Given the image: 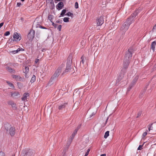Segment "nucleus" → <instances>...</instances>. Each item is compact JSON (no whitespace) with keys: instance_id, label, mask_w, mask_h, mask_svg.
I'll use <instances>...</instances> for the list:
<instances>
[{"instance_id":"f257e3e1","label":"nucleus","mask_w":156,"mask_h":156,"mask_svg":"<svg viewBox=\"0 0 156 156\" xmlns=\"http://www.w3.org/2000/svg\"><path fill=\"white\" fill-rule=\"evenodd\" d=\"M140 12V9L136 10L134 12L132 13L124 22L120 28V30H124L125 31L127 30L130 25L134 22V19Z\"/></svg>"},{"instance_id":"f03ea898","label":"nucleus","mask_w":156,"mask_h":156,"mask_svg":"<svg viewBox=\"0 0 156 156\" xmlns=\"http://www.w3.org/2000/svg\"><path fill=\"white\" fill-rule=\"evenodd\" d=\"M133 53V49L130 48L126 51L124 55V59H127L130 61L132 56Z\"/></svg>"},{"instance_id":"7ed1b4c3","label":"nucleus","mask_w":156,"mask_h":156,"mask_svg":"<svg viewBox=\"0 0 156 156\" xmlns=\"http://www.w3.org/2000/svg\"><path fill=\"white\" fill-rule=\"evenodd\" d=\"M34 152L30 149H25L23 150L21 156H32Z\"/></svg>"},{"instance_id":"20e7f679","label":"nucleus","mask_w":156,"mask_h":156,"mask_svg":"<svg viewBox=\"0 0 156 156\" xmlns=\"http://www.w3.org/2000/svg\"><path fill=\"white\" fill-rule=\"evenodd\" d=\"M130 62V61L123 59V67L121 69L122 72H123L124 73L125 72H126V69L128 68Z\"/></svg>"},{"instance_id":"39448f33","label":"nucleus","mask_w":156,"mask_h":156,"mask_svg":"<svg viewBox=\"0 0 156 156\" xmlns=\"http://www.w3.org/2000/svg\"><path fill=\"white\" fill-rule=\"evenodd\" d=\"M35 36V31L31 30L27 35V38L29 41H31L34 38Z\"/></svg>"},{"instance_id":"423d86ee","label":"nucleus","mask_w":156,"mask_h":156,"mask_svg":"<svg viewBox=\"0 0 156 156\" xmlns=\"http://www.w3.org/2000/svg\"><path fill=\"white\" fill-rule=\"evenodd\" d=\"M72 63H66V68L65 70L62 73V75H63L66 73L70 72L72 69Z\"/></svg>"},{"instance_id":"0eeeda50","label":"nucleus","mask_w":156,"mask_h":156,"mask_svg":"<svg viewBox=\"0 0 156 156\" xmlns=\"http://www.w3.org/2000/svg\"><path fill=\"white\" fill-rule=\"evenodd\" d=\"M13 38H14L13 41H19L22 38L21 36H20V34L17 32H15L14 33Z\"/></svg>"},{"instance_id":"6e6552de","label":"nucleus","mask_w":156,"mask_h":156,"mask_svg":"<svg viewBox=\"0 0 156 156\" xmlns=\"http://www.w3.org/2000/svg\"><path fill=\"white\" fill-rule=\"evenodd\" d=\"M126 72H125L124 73L123 72H122V70H121V71L119 75L118 79L116 80V84L118 83H119L120 81L124 77V76Z\"/></svg>"},{"instance_id":"1a4fd4ad","label":"nucleus","mask_w":156,"mask_h":156,"mask_svg":"<svg viewBox=\"0 0 156 156\" xmlns=\"http://www.w3.org/2000/svg\"><path fill=\"white\" fill-rule=\"evenodd\" d=\"M11 96L15 98H17L20 97V93L18 91L11 92Z\"/></svg>"},{"instance_id":"9d476101","label":"nucleus","mask_w":156,"mask_h":156,"mask_svg":"<svg viewBox=\"0 0 156 156\" xmlns=\"http://www.w3.org/2000/svg\"><path fill=\"white\" fill-rule=\"evenodd\" d=\"M104 21L103 16H101L97 20V25L101 26L104 23Z\"/></svg>"},{"instance_id":"9b49d317","label":"nucleus","mask_w":156,"mask_h":156,"mask_svg":"<svg viewBox=\"0 0 156 156\" xmlns=\"http://www.w3.org/2000/svg\"><path fill=\"white\" fill-rule=\"evenodd\" d=\"M58 77L57 76L53 74L51 77L48 83V84L49 85H51L53 84L54 81L55 80L56 78Z\"/></svg>"},{"instance_id":"f8f14e48","label":"nucleus","mask_w":156,"mask_h":156,"mask_svg":"<svg viewBox=\"0 0 156 156\" xmlns=\"http://www.w3.org/2000/svg\"><path fill=\"white\" fill-rule=\"evenodd\" d=\"M4 126L5 129L6 130V132L7 133L9 132L10 129L12 127L11 124L8 122H6L5 123Z\"/></svg>"},{"instance_id":"ddd939ff","label":"nucleus","mask_w":156,"mask_h":156,"mask_svg":"<svg viewBox=\"0 0 156 156\" xmlns=\"http://www.w3.org/2000/svg\"><path fill=\"white\" fill-rule=\"evenodd\" d=\"M64 6L63 2H60L56 5V8L58 10H60L63 8Z\"/></svg>"},{"instance_id":"4468645a","label":"nucleus","mask_w":156,"mask_h":156,"mask_svg":"<svg viewBox=\"0 0 156 156\" xmlns=\"http://www.w3.org/2000/svg\"><path fill=\"white\" fill-rule=\"evenodd\" d=\"M61 70L62 68L60 67H58L56 70L53 74L58 77L61 72Z\"/></svg>"},{"instance_id":"2eb2a0df","label":"nucleus","mask_w":156,"mask_h":156,"mask_svg":"<svg viewBox=\"0 0 156 156\" xmlns=\"http://www.w3.org/2000/svg\"><path fill=\"white\" fill-rule=\"evenodd\" d=\"M8 133H9L12 136H14L15 134V127L12 126Z\"/></svg>"},{"instance_id":"dca6fc26","label":"nucleus","mask_w":156,"mask_h":156,"mask_svg":"<svg viewBox=\"0 0 156 156\" xmlns=\"http://www.w3.org/2000/svg\"><path fill=\"white\" fill-rule=\"evenodd\" d=\"M67 105V103H63L61 105H58V108L60 110H62L63 109L65 108Z\"/></svg>"},{"instance_id":"f3484780","label":"nucleus","mask_w":156,"mask_h":156,"mask_svg":"<svg viewBox=\"0 0 156 156\" xmlns=\"http://www.w3.org/2000/svg\"><path fill=\"white\" fill-rule=\"evenodd\" d=\"M12 77L13 79H15L16 81H20L22 79V78L20 76L18 75H12Z\"/></svg>"},{"instance_id":"a211bd4d","label":"nucleus","mask_w":156,"mask_h":156,"mask_svg":"<svg viewBox=\"0 0 156 156\" xmlns=\"http://www.w3.org/2000/svg\"><path fill=\"white\" fill-rule=\"evenodd\" d=\"M72 58L73 54L72 53H70L67 58L66 63H72Z\"/></svg>"},{"instance_id":"6ab92c4d","label":"nucleus","mask_w":156,"mask_h":156,"mask_svg":"<svg viewBox=\"0 0 156 156\" xmlns=\"http://www.w3.org/2000/svg\"><path fill=\"white\" fill-rule=\"evenodd\" d=\"M30 94L28 93H25L23 94V97L21 98L22 101H25L27 100V97H29Z\"/></svg>"},{"instance_id":"aec40b11","label":"nucleus","mask_w":156,"mask_h":156,"mask_svg":"<svg viewBox=\"0 0 156 156\" xmlns=\"http://www.w3.org/2000/svg\"><path fill=\"white\" fill-rule=\"evenodd\" d=\"M154 123H152L151 124H149L148 125V130L149 131H150L151 130H152L153 129V128L152 126V125ZM155 126L156 127V123H154ZM154 130L156 131V128H154Z\"/></svg>"},{"instance_id":"412c9836","label":"nucleus","mask_w":156,"mask_h":156,"mask_svg":"<svg viewBox=\"0 0 156 156\" xmlns=\"http://www.w3.org/2000/svg\"><path fill=\"white\" fill-rule=\"evenodd\" d=\"M6 68L7 71L10 73H14L16 72L15 70L14 69L11 68L10 67L7 66L6 67Z\"/></svg>"},{"instance_id":"4be33fe9","label":"nucleus","mask_w":156,"mask_h":156,"mask_svg":"<svg viewBox=\"0 0 156 156\" xmlns=\"http://www.w3.org/2000/svg\"><path fill=\"white\" fill-rule=\"evenodd\" d=\"M138 78L139 77L138 76H136L133 79L131 84L134 86L136 83Z\"/></svg>"},{"instance_id":"5701e85b","label":"nucleus","mask_w":156,"mask_h":156,"mask_svg":"<svg viewBox=\"0 0 156 156\" xmlns=\"http://www.w3.org/2000/svg\"><path fill=\"white\" fill-rule=\"evenodd\" d=\"M151 49L154 51L155 46L156 45V41H154L152 42L151 44Z\"/></svg>"},{"instance_id":"b1692460","label":"nucleus","mask_w":156,"mask_h":156,"mask_svg":"<svg viewBox=\"0 0 156 156\" xmlns=\"http://www.w3.org/2000/svg\"><path fill=\"white\" fill-rule=\"evenodd\" d=\"M25 71H23V72L25 74H27L29 71V68L28 66H25Z\"/></svg>"},{"instance_id":"393cba45","label":"nucleus","mask_w":156,"mask_h":156,"mask_svg":"<svg viewBox=\"0 0 156 156\" xmlns=\"http://www.w3.org/2000/svg\"><path fill=\"white\" fill-rule=\"evenodd\" d=\"M6 82L9 85V86L12 88H14V86L12 83L10 82L9 81H6Z\"/></svg>"},{"instance_id":"a878e982","label":"nucleus","mask_w":156,"mask_h":156,"mask_svg":"<svg viewBox=\"0 0 156 156\" xmlns=\"http://www.w3.org/2000/svg\"><path fill=\"white\" fill-rule=\"evenodd\" d=\"M66 10L65 9H63L62 12L60 14V16H59V17H60L61 16H63L65 15V14L66 13Z\"/></svg>"},{"instance_id":"bb28decb","label":"nucleus","mask_w":156,"mask_h":156,"mask_svg":"<svg viewBox=\"0 0 156 156\" xmlns=\"http://www.w3.org/2000/svg\"><path fill=\"white\" fill-rule=\"evenodd\" d=\"M20 51V50L19 49H17L16 50L12 51H9V53H11L12 54H16V53H18L19 51Z\"/></svg>"},{"instance_id":"cd10ccee","label":"nucleus","mask_w":156,"mask_h":156,"mask_svg":"<svg viewBox=\"0 0 156 156\" xmlns=\"http://www.w3.org/2000/svg\"><path fill=\"white\" fill-rule=\"evenodd\" d=\"M36 80V77L34 75H33L31 79L30 82L31 83H33Z\"/></svg>"},{"instance_id":"c85d7f7f","label":"nucleus","mask_w":156,"mask_h":156,"mask_svg":"<svg viewBox=\"0 0 156 156\" xmlns=\"http://www.w3.org/2000/svg\"><path fill=\"white\" fill-rule=\"evenodd\" d=\"M23 86V84L21 82H18L17 83V86L18 88L19 89H21L22 88Z\"/></svg>"},{"instance_id":"c756f323","label":"nucleus","mask_w":156,"mask_h":156,"mask_svg":"<svg viewBox=\"0 0 156 156\" xmlns=\"http://www.w3.org/2000/svg\"><path fill=\"white\" fill-rule=\"evenodd\" d=\"M109 131H107L105 133V135L104 136V138L106 139L109 135Z\"/></svg>"},{"instance_id":"7c9ffc66","label":"nucleus","mask_w":156,"mask_h":156,"mask_svg":"<svg viewBox=\"0 0 156 156\" xmlns=\"http://www.w3.org/2000/svg\"><path fill=\"white\" fill-rule=\"evenodd\" d=\"M66 15H67L68 16H70L72 18L73 17V13H71L70 12H68L67 13Z\"/></svg>"},{"instance_id":"2f4dec72","label":"nucleus","mask_w":156,"mask_h":156,"mask_svg":"<svg viewBox=\"0 0 156 156\" xmlns=\"http://www.w3.org/2000/svg\"><path fill=\"white\" fill-rule=\"evenodd\" d=\"M69 18L68 17H65L63 18V20L64 22H65V23L68 22L69 21Z\"/></svg>"},{"instance_id":"473e14b6","label":"nucleus","mask_w":156,"mask_h":156,"mask_svg":"<svg viewBox=\"0 0 156 156\" xmlns=\"http://www.w3.org/2000/svg\"><path fill=\"white\" fill-rule=\"evenodd\" d=\"M77 129H75L74 131L73 132V133L72 136L73 137L76 134L78 131L77 130Z\"/></svg>"},{"instance_id":"72a5a7b5","label":"nucleus","mask_w":156,"mask_h":156,"mask_svg":"<svg viewBox=\"0 0 156 156\" xmlns=\"http://www.w3.org/2000/svg\"><path fill=\"white\" fill-rule=\"evenodd\" d=\"M53 16L51 15H49L48 16V19L51 21V20L53 18Z\"/></svg>"},{"instance_id":"f704fd0d","label":"nucleus","mask_w":156,"mask_h":156,"mask_svg":"<svg viewBox=\"0 0 156 156\" xmlns=\"http://www.w3.org/2000/svg\"><path fill=\"white\" fill-rule=\"evenodd\" d=\"M81 60L80 62V64H81V63H82L83 64L84 62V58L83 57V56H82L81 57Z\"/></svg>"},{"instance_id":"c9c22d12","label":"nucleus","mask_w":156,"mask_h":156,"mask_svg":"<svg viewBox=\"0 0 156 156\" xmlns=\"http://www.w3.org/2000/svg\"><path fill=\"white\" fill-rule=\"evenodd\" d=\"M10 34V32L9 31H7L5 32L4 34V35L5 36H7L9 35Z\"/></svg>"},{"instance_id":"e433bc0d","label":"nucleus","mask_w":156,"mask_h":156,"mask_svg":"<svg viewBox=\"0 0 156 156\" xmlns=\"http://www.w3.org/2000/svg\"><path fill=\"white\" fill-rule=\"evenodd\" d=\"M75 8L77 9L79 8V5L78 3L77 2H76L75 4Z\"/></svg>"},{"instance_id":"4c0bfd02","label":"nucleus","mask_w":156,"mask_h":156,"mask_svg":"<svg viewBox=\"0 0 156 156\" xmlns=\"http://www.w3.org/2000/svg\"><path fill=\"white\" fill-rule=\"evenodd\" d=\"M90 149H88L87 150V152L84 155V156H87V155H88L89 152L90 151Z\"/></svg>"},{"instance_id":"58836bf2","label":"nucleus","mask_w":156,"mask_h":156,"mask_svg":"<svg viewBox=\"0 0 156 156\" xmlns=\"http://www.w3.org/2000/svg\"><path fill=\"white\" fill-rule=\"evenodd\" d=\"M62 25H60L58 26V27H57V29L59 31H60L62 28Z\"/></svg>"},{"instance_id":"ea45409f","label":"nucleus","mask_w":156,"mask_h":156,"mask_svg":"<svg viewBox=\"0 0 156 156\" xmlns=\"http://www.w3.org/2000/svg\"><path fill=\"white\" fill-rule=\"evenodd\" d=\"M147 134V132H145L142 135V138H144V137L146 136Z\"/></svg>"},{"instance_id":"a19ab883","label":"nucleus","mask_w":156,"mask_h":156,"mask_svg":"<svg viewBox=\"0 0 156 156\" xmlns=\"http://www.w3.org/2000/svg\"><path fill=\"white\" fill-rule=\"evenodd\" d=\"M142 114L141 112H139L137 114V118H139L141 116Z\"/></svg>"},{"instance_id":"79ce46f5","label":"nucleus","mask_w":156,"mask_h":156,"mask_svg":"<svg viewBox=\"0 0 156 156\" xmlns=\"http://www.w3.org/2000/svg\"><path fill=\"white\" fill-rule=\"evenodd\" d=\"M143 146V145H140L138 148L137 150H141L142 149V147Z\"/></svg>"},{"instance_id":"37998d69","label":"nucleus","mask_w":156,"mask_h":156,"mask_svg":"<svg viewBox=\"0 0 156 156\" xmlns=\"http://www.w3.org/2000/svg\"><path fill=\"white\" fill-rule=\"evenodd\" d=\"M152 31L153 32H156V24L153 27V28L152 29Z\"/></svg>"},{"instance_id":"c03bdc74","label":"nucleus","mask_w":156,"mask_h":156,"mask_svg":"<svg viewBox=\"0 0 156 156\" xmlns=\"http://www.w3.org/2000/svg\"><path fill=\"white\" fill-rule=\"evenodd\" d=\"M16 104L15 103H14V102L11 105V106L12 108H16Z\"/></svg>"},{"instance_id":"a18cd8bd","label":"nucleus","mask_w":156,"mask_h":156,"mask_svg":"<svg viewBox=\"0 0 156 156\" xmlns=\"http://www.w3.org/2000/svg\"><path fill=\"white\" fill-rule=\"evenodd\" d=\"M62 20H58L56 21L55 23H62Z\"/></svg>"},{"instance_id":"49530a36","label":"nucleus","mask_w":156,"mask_h":156,"mask_svg":"<svg viewBox=\"0 0 156 156\" xmlns=\"http://www.w3.org/2000/svg\"><path fill=\"white\" fill-rule=\"evenodd\" d=\"M5 154L2 151L0 152V156H4Z\"/></svg>"},{"instance_id":"de8ad7c7","label":"nucleus","mask_w":156,"mask_h":156,"mask_svg":"<svg viewBox=\"0 0 156 156\" xmlns=\"http://www.w3.org/2000/svg\"><path fill=\"white\" fill-rule=\"evenodd\" d=\"M13 102H14L12 101H8V104L11 105Z\"/></svg>"},{"instance_id":"09e8293b","label":"nucleus","mask_w":156,"mask_h":156,"mask_svg":"<svg viewBox=\"0 0 156 156\" xmlns=\"http://www.w3.org/2000/svg\"><path fill=\"white\" fill-rule=\"evenodd\" d=\"M50 3V4L51 5H52L54 7L55 6V5H54V2H53V1H50V2H49Z\"/></svg>"},{"instance_id":"8fccbe9b","label":"nucleus","mask_w":156,"mask_h":156,"mask_svg":"<svg viewBox=\"0 0 156 156\" xmlns=\"http://www.w3.org/2000/svg\"><path fill=\"white\" fill-rule=\"evenodd\" d=\"M133 86H134V85H132V84H131L130 83V84L129 85V86L128 87L129 89H131L132 88V87H133Z\"/></svg>"},{"instance_id":"3c124183","label":"nucleus","mask_w":156,"mask_h":156,"mask_svg":"<svg viewBox=\"0 0 156 156\" xmlns=\"http://www.w3.org/2000/svg\"><path fill=\"white\" fill-rule=\"evenodd\" d=\"M96 113L94 112H93L92 114L90 115V118H91Z\"/></svg>"},{"instance_id":"603ef678","label":"nucleus","mask_w":156,"mask_h":156,"mask_svg":"<svg viewBox=\"0 0 156 156\" xmlns=\"http://www.w3.org/2000/svg\"><path fill=\"white\" fill-rule=\"evenodd\" d=\"M81 126V124L79 125L77 127V128L76 129H77V130L78 131L79 129L80 128Z\"/></svg>"},{"instance_id":"864d4df0","label":"nucleus","mask_w":156,"mask_h":156,"mask_svg":"<svg viewBox=\"0 0 156 156\" xmlns=\"http://www.w3.org/2000/svg\"><path fill=\"white\" fill-rule=\"evenodd\" d=\"M41 25L38 23H37L36 25V27H39L40 28V26Z\"/></svg>"},{"instance_id":"5fc2aeb1","label":"nucleus","mask_w":156,"mask_h":156,"mask_svg":"<svg viewBox=\"0 0 156 156\" xmlns=\"http://www.w3.org/2000/svg\"><path fill=\"white\" fill-rule=\"evenodd\" d=\"M40 28L43 29H47V28L45 27L42 26H40Z\"/></svg>"},{"instance_id":"6e6d98bb","label":"nucleus","mask_w":156,"mask_h":156,"mask_svg":"<svg viewBox=\"0 0 156 156\" xmlns=\"http://www.w3.org/2000/svg\"><path fill=\"white\" fill-rule=\"evenodd\" d=\"M64 1V0H55V3H57L58 2L60 1Z\"/></svg>"},{"instance_id":"4d7b16f0","label":"nucleus","mask_w":156,"mask_h":156,"mask_svg":"<svg viewBox=\"0 0 156 156\" xmlns=\"http://www.w3.org/2000/svg\"><path fill=\"white\" fill-rule=\"evenodd\" d=\"M21 3H17V6L18 7H20L21 5Z\"/></svg>"},{"instance_id":"13d9d810","label":"nucleus","mask_w":156,"mask_h":156,"mask_svg":"<svg viewBox=\"0 0 156 156\" xmlns=\"http://www.w3.org/2000/svg\"><path fill=\"white\" fill-rule=\"evenodd\" d=\"M39 60L38 59V58H36V59H35V63H37L38 62H39Z\"/></svg>"},{"instance_id":"bf43d9fd","label":"nucleus","mask_w":156,"mask_h":156,"mask_svg":"<svg viewBox=\"0 0 156 156\" xmlns=\"http://www.w3.org/2000/svg\"><path fill=\"white\" fill-rule=\"evenodd\" d=\"M144 94V92H142V93H141L140 94V98H141L142 97L143 95Z\"/></svg>"},{"instance_id":"052dcab7","label":"nucleus","mask_w":156,"mask_h":156,"mask_svg":"<svg viewBox=\"0 0 156 156\" xmlns=\"http://www.w3.org/2000/svg\"><path fill=\"white\" fill-rule=\"evenodd\" d=\"M4 23L2 22L0 23V28H1L3 25Z\"/></svg>"},{"instance_id":"680f3d73","label":"nucleus","mask_w":156,"mask_h":156,"mask_svg":"<svg viewBox=\"0 0 156 156\" xmlns=\"http://www.w3.org/2000/svg\"><path fill=\"white\" fill-rule=\"evenodd\" d=\"M18 49H19V50H20V51H24V50L23 49V48H19Z\"/></svg>"},{"instance_id":"e2e57ef3","label":"nucleus","mask_w":156,"mask_h":156,"mask_svg":"<svg viewBox=\"0 0 156 156\" xmlns=\"http://www.w3.org/2000/svg\"><path fill=\"white\" fill-rule=\"evenodd\" d=\"M108 119H109V117H108L107 119H106V120L105 124V125H106V124Z\"/></svg>"},{"instance_id":"0e129e2a","label":"nucleus","mask_w":156,"mask_h":156,"mask_svg":"<svg viewBox=\"0 0 156 156\" xmlns=\"http://www.w3.org/2000/svg\"><path fill=\"white\" fill-rule=\"evenodd\" d=\"M57 26H58V24H57L56 23H55V25H54L53 26L54 27H55V28H56L57 27Z\"/></svg>"},{"instance_id":"69168bd1","label":"nucleus","mask_w":156,"mask_h":156,"mask_svg":"<svg viewBox=\"0 0 156 156\" xmlns=\"http://www.w3.org/2000/svg\"><path fill=\"white\" fill-rule=\"evenodd\" d=\"M130 90L131 89H129V87H128L127 90V93H128V92H129Z\"/></svg>"},{"instance_id":"338daca9","label":"nucleus","mask_w":156,"mask_h":156,"mask_svg":"<svg viewBox=\"0 0 156 156\" xmlns=\"http://www.w3.org/2000/svg\"><path fill=\"white\" fill-rule=\"evenodd\" d=\"M100 156H106V154H102Z\"/></svg>"},{"instance_id":"774afa93","label":"nucleus","mask_w":156,"mask_h":156,"mask_svg":"<svg viewBox=\"0 0 156 156\" xmlns=\"http://www.w3.org/2000/svg\"><path fill=\"white\" fill-rule=\"evenodd\" d=\"M46 49L45 48H43L41 50V51L43 52L44 51H46Z\"/></svg>"}]
</instances>
